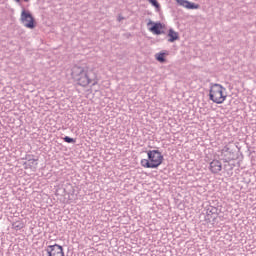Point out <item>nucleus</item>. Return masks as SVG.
<instances>
[{
	"instance_id": "nucleus-1",
	"label": "nucleus",
	"mask_w": 256,
	"mask_h": 256,
	"mask_svg": "<svg viewBox=\"0 0 256 256\" xmlns=\"http://www.w3.org/2000/svg\"><path fill=\"white\" fill-rule=\"evenodd\" d=\"M72 77L81 87H87V85H97V74L93 70H86L80 66H74L72 68Z\"/></svg>"
},
{
	"instance_id": "nucleus-2",
	"label": "nucleus",
	"mask_w": 256,
	"mask_h": 256,
	"mask_svg": "<svg viewBox=\"0 0 256 256\" xmlns=\"http://www.w3.org/2000/svg\"><path fill=\"white\" fill-rule=\"evenodd\" d=\"M209 99L216 105H223L227 101V88L221 84H212L209 90Z\"/></svg>"
},
{
	"instance_id": "nucleus-3",
	"label": "nucleus",
	"mask_w": 256,
	"mask_h": 256,
	"mask_svg": "<svg viewBox=\"0 0 256 256\" xmlns=\"http://www.w3.org/2000/svg\"><path fill=\"white\" fill-rule=\"evenodd\" d=\"M142 167L146 169H156L161 165V152L152 150L148 152V159L141 160Z\"/></svg>"
},
{
	"instance_id": "nucleus-4",
	"label": "nucleus",
	"mask_w": 256,
	"mask_h": 256,
	"mask_svg": "<svg viewBox=\"0 0 256 256\" xmlns=\"http://www.w3.org/2000/svg\"><path fill=\"white\" fill-rule=\"evenodd\" d=\"M21 22L23 23L24 27L27 29H35V18L31 13L23 10L21 13Z\"/></svg>"
},
{
	"instance_id": "nucleus-5",
	"label": "nucleus",
	"mask_w": 256,
	"mask_h": 256,
	"mask_svg": "<svg viewBox=\"0 0 256 256\" xmlns=\"http://www.w3.org/2000/svg\"><path fill=\"white\" fill-rule=\"evenodd\" d=\"M46 253L48 256H65V252H63V246L59 244L49 245L46 248Z\"/></svg>"
},
{
	"instance_id": "nucleus-6",
	"label": "nucleus",
	"mask_w": 256,
	"mask_h": 256,
	"mask_svg": "<svg viewBox=\"0 0 256 256\" xmlns=\"http://www.w3.org/2000/svg\"><path fill=\"white\" fill-rule=\"evenodd\" d=\"M209 169L211 173L217 175V173H221V171L223 170V164L221 163V161L214 159L210 162Z\"/></svg>"
},
{
	"instance_id": "nucleus-7",
	"label": "nucleus",
	"mask_w": 256,
	"mask_h": 256,
	"mask_svg": "<svg viewBox=\"0 0 256 256\" xmlns=\"http://www.w3.org/2000/svg\"><path fill=\"white\" fill-rule=\"evenodd\" d=\"M176 2L178 3V5L184 7L185 9H199V4H195L187 0H176Z\"/></svg>"
},
{
	"instance_id": "nucleus-8",
	"label": "nucleus",
	"mask_w": 256,
	"mask_h": 256,
	"mask_svg": "<svg viewBox=\"0 0 256 256\" xmlns=\"http://www.w3.org/2000/svg\"><path fill=\"white\" fill-rule=\"evenodd\" d=\"M25 165V169H32L33 171H35L37 169V159L35 158H28V161L24 163Z\"/></svg>"
},
{
	"instance_id": "nucleus-9",
	"label": "nucleus",
	"mask_w": 256,
	"mask_h": 256,
	"mask_svg": "<svg viewBox=\"0 0 256 256\" xmlns=\"http://www.w3.org/2000/svg\"><path fill=\"white\" fill-rule=\"evenodd\" d=\"M160 27L161 23H156L149 28V31H151V33H154V35H161Z\"/></svg>"
},
{
	"instance_id": "nucleus-10",
	"label": "nucleus",
	"mask_w": 256,
	"mask_h": 256,
	"mask_svg": "<svg viewBox=\"0 0 256 256\" xmlns=\"http://www.w3.org/2000/svg\"><path fill=\"white\" fill-rule=\"evenodd\" d=\"M168 37H169L170 43H173V41H177V39H179V33L173 30H169Z\"/></svg>"
},
{
	"instance_id": "nucleus-11",
	"label": "nucleus",
	"mask_w": 256,
	"mask_h": 256,
	"mask_svg": "<svg viewBox=\"0 0 256 256\" xmlns=\"http://www.w3.org/2000/svg\"><path fill=\"white\" fill-rule=\"evenodd\" d=\"M13 229H16V231H19L20 229H23V223L21 222H14L12 224Z\"/></svg>"
},
{
	"instance_id": "nucleus-12",
	"label": "nucleus",
	"mask_w": 256,
	"mask_h": 256,
	"mask_svg": "<svg viewBox=\"0 0 256 256\" xmlns=\"http://www.w3.org/2000/svg\"><path fill=\"white\" fill-rule=\"evenodd\" d=\"M63 140L65 141V143H76V140L69 136H65Z\"/></svg>"
},
{
	"instance_id": "nucleus-13",
	"label": "nucleus",
	"mask_w": 256,
	"mask_h": 256,
	"mask_svg": "<svg viewBox=\"0 0 256 256\" xmlns=\"http://www.w3.org/2000/svg\"><path fill=\"white\" fill-rule=\"evenodd\" d=\"M149 3H151V5H153V7H156V9H159V2H157V0H148Z\"/></svg>"
},
{
	"instance_id": "nucleus-14",
	"label": "nucleus",
	"mask_w": 256,
	"mask_h": 256,
	"mask_svg": "<svg viewBox=\"0 0 256 256\" xmlns=\"http://www.w3.org/2000/svg\"><path fill=\"white\" fill-rule=\"evenodd\" d=\"M157 61L161 62V52L156 54Z\"/></svg>"
},
{
	"instance_id": "nucleus-15",
	"label": "nucleus",
	"mask_w": 256,
	"mask_h": 256,
	"mask_svg": "<svg viewBox=\"0 0 256 256\" xmlns=\"http://www.w3.org/2000/svg\"><path fill=\"white\" fill-rule=\"evenodd\" d=\"M150 25H154L153 21H149V22L147 23V27H150Z\"/></svg>"
},
{
	"instance_id": "nucleus-16",
	"label": "nucleus",
	"mask_w": 256,
	"mask_h": 256,
	"mask_svg": "<svg viewBox=\"0 0 256 256\" xmlns=\"http://www.w3.org/2000/svg\"><path fill=\"white\" fill-rule=\"evenodd\" d=\"M123 19H124L123 16H118V21L119 22L123 21Z\"/></svg>"
},
{
	"instance_id": "nucleus-17",
	"label": "nucleus",
	"mask_w": 256,
	"mask_h": 256,
	"mask_svg": "<svg viewBox=\"0 0 256 256\" xmlns=\"http://www.w3.org/2000/svg\"><path fill=\"white\" fill-rule=\"evenodd\" d=\"M163 55H164V54H162V56H161V63H164V62H165V59L163 58Z\"/></svg>"
},
{
	"instance_id": "nucleus-18",
	"label": "nucleus",
	"mask_w": 256,
	"mask_h": 256,
	"mask_svg": "<svg viewBox=\"0 0 256 256\" xmlns=\"http://www.w3.org/2000/svg\"><path fill=\"white\" fill-rule=\"evenodd\" d=\"M17 3H19L20 0H15Z\"/></svg>"
},
{
	"instance_id": "nucleus-19",
	"label": "nucleus",
	"mask_w": 256,
	"mask_h": 256,
	"mask_svg": "<svg viewBox=\"0 0 256 256\" xmlns=\"http://www.w3.org/2000/svg\"><path fill=\"white\" fill-rule=\"evenodd\" d=\"M24 1H26V2H27V1H29V0H24Z\"/></svg>"
}]
</instances>
